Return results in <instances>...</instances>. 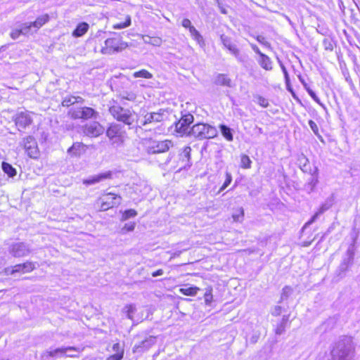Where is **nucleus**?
Returning <instances> with one entry per match:
<instances>
[{
	"mask_svg": "<svg viewBox=\"0 0 360 360\" xmlns=\"http://www.w3.org/2000/svg\"><path fill=\"white\" fill-rule=\"evenodd\" d=\"M331 360H354L355 345L351 337H340L331 350Z\"/></svg>",
	"mask_w": 360,
	"mask_h": 360,
	"instance_id": "nucleus-1",
	"label": "nucleus"
},
{
	"mask_svg": "<svg viewBox=\"0 0 360 360\" xmlns=\"http://www.w3.org/2000/svg\"><path fill=\"white\" fill-rule=\"evenodd\" d=\"M109 112L115 119L127 125L130 126L136 121L137 115L134 112L120 105H115L110 107Z\"/></svg>",
	"mask_w": 360,
	"mask_h": 360,
	"instance_id": "nucleus-2",
	"label": "nucleus"
},
{
	"mask_svg": "<svg viewBox=\"0 0 360 360\" xmlns=\"http://www.w3.org/2000/svg\"><path fill=\"white\" fill-rule=\"evenodd\" d=\"M217 134L218 131L214 127L205 123H198L189 131V136L200 140L214 138Z\"/></svg>",
	"mask_w": 360,
	"mask_h": 360,
	"instance_id": "nucleus-3",
	"label": "nucleus"
},
{
	"mask_svg": "<svg viewBox=\"0 0 360 360\" xmlns=\"http://www.w3.org/2000/svg\"><path fill=\"white\" fill-rule=\"evenodd\" d=\"M165 118V110L160 109L158 112H149L142 109L137 116L136 123L139 127L162 122Z\"/></svg>",
	"mask_w": 360,
	"mask_h": 360,
	"instance_id": "nucleus-4",
	"label": "nucleus"
},
{
	"mask_svg": "<svg viewBox=\"0 0 360 360\" xmlns=\"http://www.w3.org/2000/svg\"><path fill=\"white\" fill-rule=\"evenodd\" d=\"M144 145L148 153L155 154L167 151L172 146V143L169 140L157 141L148 139L145 141Z\"/></svg>",
	"mask_w": 360,
	"mask_h": 360,
	"instance_id": "nucleus-5",
	"label": "nucleus"
},
{
	"mask_svg": "<svg viewBox=\"0 0 360 360\" xmlns=\"http://www.w3.org/2000/svg\"><path fill=\"white\" fill-rule=\"evenodd\" d=\"M127 47V44L123 41L120 38H109L104 42V46L101 49L103 54H113L118 53Z\"/></svg>",
	"mask_w": 360,
	"mask_h": 360,
	"instance_id": "nucleus-6",
	"label": "nucleus"
},
{
	"mask_svg": "<svg viewBox=\"0 0 360 360\" xmlns=\"http://www.w3.org/2000/svg\"><path fill=\"white\" fill-rule=\"evenodd\" d=\"M68 115L71 118L88 120L90 118H96L98 113L93 108L89 107H76L73 106L70 108Z\"/></svg>",
	"mask_w": 360,
	"mask_h": 360,
	"instance_id": "nucleus-7",
	"label": "nucleus"
},
{
	"mask_svg": "<svg viewBox=\"0 0 360 360\" xmlns=\"http://www.w3.org/2000/svg\"><path fill=\"white\" fill-rule=\"evenodd\" d=\"M220 39L223 46L230 51L238 62L244 64L248 60V56L240 53L237 46L232 42L229 37L221 34Z\"/></svg>",
	"mask_w": 360,
	"mask_h": 360,
	"instance_id": "nucleus-8",
	"label": "nucleus"
},
{
	"mask_svg": "<svg viewBox=\"0 0 360 360\" xmlns=\"http://www.w3.org/2000/svg\"><path fill=\"white\" fill-rule=\"evenodd\" d=\"M101 210H107L113 207L117 206L121 203L122 198L116 194L108 193L100 198Z\"/></svg>",
	"mask_w": 360,
	"mask_h": 360,
	"instance_id": "nucleus-9",
	"label": "nucleus"
},
{
	"mask_svg": "<svg viewBox=\"0 0 360 360\" xmlns=\"http://www.w3.org/2000/svg\"><path fill=\"white\" fill-rule=\"evenodd\" d=\"M22 145L30 158L36 159L39 157V150L37 143L33 136H28L22 140Z\"/></svg>",
	"mask_w": 360,
	"mask_h": 360,
	"instance_id": "nucleus-10",
	"label": "nucleus"
},
{
	"mask_svg": "<svg viewBox=\"0 0 360 360\" xmlns=\"http://www.w3.org/2000/svg\"><path fill=\"white\" fill-rule=\"evenodd\" d=\"M193 122V116L191 114H186L176 123V131L181 135L189 136V125Z\"/></svg>",
	"mask_w": 360,
	"mask_h": 360,
	"instance_id": "nucleus-11",
	"label": "nucleus"
},
{
	"mask_svg": "<svg viewBox=\"0 0 360 360\" xmlns=\"http://www.w3.org/2000/svg\"><path fill=\"white\" fill-rule=\"evenodd\" d=\"M69 351H77V349L74 347H61L57 348L53 350L45 351L41 354V358L43 360H46L49 357L52 356H67L73 357L75 356V354H67Z\"/></svg>",
	"mask_w": 360,
	"mask_h": 360,
	"instance_id": "nucleus-12",
	"label": "nucleus"
},
{
	"mask_svg": "<svg viewBox=\"0 0 360 360\" xmlns=\"http://www.w3.org/2000/svg\"><path fill=\"white\" fill-rule=\"evenodd\" d=\"M83 131L86 136L97 137L103 133L104 128L98 122H91L84 127Z\"/></svg>",
	"mask_w": 360,
	"mask_h": 360,
	"instance_id": "nucleus-13",
	"label": "nucleus"
},
{
	"mask_svg": "<svg viewBox=\"0 0 360 360\" xmlns=\"http://www.w3.org/2000/svg\"><path fill=\"white\" fill-rule=\"evenodd\" d=\"M9 252L13 257H20L28 255L31 250L25 243L19 242L11 245Z\"/></svg>",
	"mask_w": 360,
	"mask_h": 360,
	"instance_id": "nucleus-14",
	"label": "nucleus"
},
{
	"mask_svg": "<svg viewBox=\"0 0 360 360\" xmlns=\"http://www.w3.org/2000/svg\"><path fill=\"white\" fill-rule=\"evenodd\" d=\"M14 122L18 129L20 130V129H25L27 126L30 125L32 122V118L30 112L27 111L20 112L15 115Z\"/></svg>",
	"mask_w": 360,
	"mask_h": 360,
	"instance_id": "nucleus-15",
	"label": "nucleus"
},
{
	"mask_svg": "<svg viewBox=\"0 0 360 360\" xmlns=\"http://www.w3.org/2000/svg\"><path fill=\"white\" fill-rule=\"evenodd\" d=\"M156 342V338L150 336L143 340L140 344L135 345L133 347V352H143L150 349Z\"/></svg>",
	"mask_w": 360,
	"mask_h": 360,
	"instance_id": "nucleus-16",
	"label": "nucleus"
},
{
	"mask_svg": "<svg viewBox=\"0 0 360 360\" xmlns=\"http://www.w3.org/2000/svg\"><path fill=\"white\" fill-rule=\"evenodd\" d=\"M112 178V172L110 171L103 172L97 175H94L92 176H90L89 178L84 179L83 181V184L86 186H90L95 184H97L101 181H103L107 179H111Z\"/></svg>",
	"mask_w": 360,
	"mask_h": 360,
	"instance_id": "nucleus-17",
	"label": "nucleus"
},
{
	"mask_svg": "<svg viewBox=\"0 0 360 360\" xmlns=\"http://www.w3.org/2000/svg\"><path fill=\"white\" fill-rule=\"evenodd\" d=\"M49 20V15L44 14V15H42L38 17L34 22L28 23V26H30V27L31 34L37 32L41 27H42Z\"/></svg>",
	"mask_w": 360,
	"mask_h": 360,
	"instance_id": "nucleus-18",
	"label": "nucleus"
},
{
	"mask_svg": "<svg viewBox=\"0 0 360 360\" xmlns=\"http://www.w3.org/2000/svg\"><path fill=\"white\" fill-rule=\"evenodd\" d=\"M310 177L308 179V182L305 185L306 189L309 192H311L314 191L315 187L316 186L319 182V169L317 167H314L313 169V172L310 174Z\"/></svg>",
	"mask_w": 360,
	"mask_h": 360,
	"instance_id": "nucleus-19",
	"label": "nucleus"
},
{
	"mask_svg": "<svg viewBox=\"0 0 360 360\" xmlns=\"http://www.w3.org/2000/svg\"><path fill=\"white\" fill-rule=\"evenodd\" d=\"M86 150V146L84 143L76 142L68 150V153L72 156L79 157L84 153Z\"/></svg>",
	"mask_w": 360,
	"mask_h": 360,
	"instance_id": "nucleus-20",
	"label": "nucleus"
},
{
	"mask_svg": "<svg viewBox=\"0 0 360 360\" xmlns=\"http://www.w3.org/2000/svg\"><path fill=\"white\" fill-rule=\"evenodd\" d=\"M31 34L30 27L28 26V23H24L20 25V28H16L11 32V37L12 39H18L20 35H27Z\"/></svg>",
	"mask_w": 360,
	"mask_h": 360,
	"instance_id": "nucleus-21",
	"label": "nucleus"
},
{
	"mask_svg": "<svg viewBox=\"0 0 360 360\" xmlns=\"http://www.w3.org/2000/svg\"><path fill=\"white\" fill-rule=\"evenodd\" d=\"M122 134H125V131H124L123 127L118 124H111L106 131V135L109 139Z\"/></svg>",
	"mask_w": 360,
	"mask_h": 360,
	"instance_id": "nucleus-22",
	"label": "nucleus"
},
{
	"mask_svg": "<svg viewBox=\"0 0 360 360\" xmlns=\"http://www.w3.org/2000/svg\"><path fill=\"white\" fill-rule=\"evenodd\" d=\"M259 65L266 70H271L273 68V62L271 59L264 53H261L259 58L258 59Z\"/></svg>",
	"mask_w": 360,
	"mask_h": 360,
	"instance_id": "nucleus-23",
	"label": "nucleus"
},
{
	"mask_svg": "<svg viewBox=\"0 0 360 360\" xmlns=\"http://www.w3.org/2000/svg\"><path fill=\"white\" fill-rule=\"evenodd\" d=\"M89 25L86 22H80L72 32V36L80 37L83 36L89 30Z\"/></svg>",
	"mask_w": 360,
	"mask_h": 360,
	"instance_id": "nucleus-24",
	"label": "nucleus"
},
{
	"mask_svg": "<svg viewBox=\"0 0 360 360\" xmlns=\"http://www.w3.org/2000/svg\"><path fill=\"white\" fill-rule=\"evenodd\" d=\"M215 83L217 85L225 86L228 87L232 86L231 79L224 74H219L216 77Z\"/></svg>",
	"mask_w": 360,
	"mask_h": 360,
	"instance_id": "nucleus-25",
	"label": "nucleus"
},
{
	"mask_svg": "<svg viewBox=\"0 0 360 360\" xmlns=\"http://www.w3.org/2000/svg\"><path fill=\"white\" fill-rule=\"evenodd\" d=\"M219 129L222 136L229 141L233 140L232 129L225 124H220Z\"/></svg>",
	"mask_w": 360,
	"mask_h": 360,
	"instance_id": "nucleus-26",
	"label": "nucleus"
},
{
	"mask_svg": "<svg viewBox=\"0 0 360 360\" xmlns=\"http://www.w3.org/2000/svg\"><path fill=\"white\" fill-rule=\"evenodd\" d=\"M199 290L200 288L198 287H188L187 285L179 290L180 293L187 296H195Z\"/></svg>",
	"mask_w": 360,
	"mask_h": 360,
	"instance_id": "nucleus-27",
	"label": "nucleus"
},
{
	"mask_svg": "<svg viewBox=\"0 0 360 360\" xmlns=\"http://www.w3.org/2000/svg\"><path fill=\"white\" fill-rule=\"evenodd\" d=\"M289 319V315H285L283 316L281 322L277 325L275 333L277 335L283 334L285 330L286 324Z\"/></svg>",
	"mask_w": 360,
	"mask_h": 360,
	"instance_id": "nucleus-28",
	"label": "nucleus"
},
{
	"mask_svg": "<svg viewBox=\"0 0 360 360\" xmlns=\"http://www.w3.org/2000/svg\"><path fill=\"white\" fill-rule=\"evenodd\" d=\"M1 168L9 177H13L17 174L16 169L9 163L3 162Z\"/></svg>",
	"mask_w": 360,
	"mask_h": 360,
	"instance_id": "nucleus-29",
	"label": "nucleus"
},
{
	"mask_svg": "<svg viewBox=\"0 0 360 360\" xmlns=\"http://www.w3.org/2000/svg\"><path fill=\"white\" fill-rule=\"evenodd\" d=\"M82 98L79 96H69L66 97L63 99L62 102V105L63 106H70L72 105H74L75 103H79L82 101Z\"/></svg>",
	"mask_w": 360,
	"mask_h": 360,
	"instance_id": "nucleus-30",
	"label": "nucleus"
},
{
	"mask_svg": "<svg viewBox=\"0 0 360 360\" xmlns=\"http://www.w3.org/2000/svg\"><path fill=\"white\" fill-rule=\"evenodd\" d=\"M143 41L145 43L151 44L153 46H159L162 44V39L158 37H150V36H144Z\"/></svg>",
	"mask_w": 360,
	"mask_h": 360,
	"instance_id": "nucleus-31",
	"label": "nucleus"
},
{
	"mask_svg": "<svg viewBox=\"0 0 360 360\" xmlns=\"http://www.w3.org/2000/svg\"><path fill=\"white\" fill-rule=\"evenodd\" d=\"M189 32L194 40H195L199 44H203V38L199 32L195 29V27H191Z\"/></svg>",
	"mask_w": 360,
	"mask_h": 360,
	"instance_id": "nucleus-32",
	"label": "nucleus"
},
{
	"mask_svg": "<svg viewBox=\"0 0 360 360\" xmlns=\"http://www.w3.org/2000/svg\"><path fill=\"white\" fill-rule=\"evenodd\" d=\"M328 209V207L326 206V205H323L320 208L319 210L312 216V217L311 218V219L307 222L306 223L305 226H307L309 224H311L312 223H314L318 218L320 215H321L325 211H326Z\"/></svg>",
	"mask_w": 360,
	"mask_h": 360,
	"instance_id": "nucleus-33",
	"label": "nucleus"
},
{
	"mask_svg": "<svg viewBox=\"0 0 360 360\" xmlns=\"http://www.w3.org/2000/svg\"><path fill=\"white\" fill-rule=\"evenodd\" d=\"M133 77L134 78L143 77L146 79H151L153 78V75L148 70L143 69L139 71L134 72Z\"/></svg>",
	"mask_w": 360,
	"mask_h": 360,
	"instance_id": "nucleus-34",
	"label": "nucleus"
},
{
	"mask_svg": "<svg viewBox=\"0 0 360 360\" xmlns=\"http://www.w3.org/2000/svg\"><path fill=\"white\" fill-rule=\"evenodd\" d=\"M233 219L236 222H241L244 217V210L243 207H239L232 215Z\"/></svg>",
	"mask_w": 360,
	"mask_h": 360,
	"instance_id": "nucleus-35",
	"label": "nucleus"
},
{
	"mask_svg": "<svg viewBox=\"0 0 360 360\" xmlns=\"http://www.w3.org/2000/svg\"><path fill=\"white\" fill-rule=\"evenodd\" d=\"M124 137L125 134H122L117 136H113V138H110L109 139L113 146L117 147L123 143L124 141Z\"/></svg>",
	"mask_w": 360,
	"mask_h": 360,
	"instance_id": "nucleus-36",
	"label": "nucleus"
},
{
	"mask_svg": "<svg viewBox=\"0 0 360 360\" xmlns=\"http://www.w3.org/2000/svg\"><path fill=\"white\" fill-rule=\"evenodd\" d=\"M279 64H280V67L282 70V72L284 75L285 82L287 89L290 91H292V90L290 87V78H289L288 71H287L285 67L284 66V65L281 61H279Z\"/></svg>",
	"mask_w": 360,
	"mask_h": 360,
	"instance_id": "nucleus-37",
	"label": "nucleus"
},
{
	"mask_svg": "<svg viewBox=\"0 0 360 360\" xmlns=\"http://www.w3.org/2000/svg\"><path fill=\"white\" fill-rule=\"evenodd\" d=\"M136 311V307L134 304L126 305L123 309V312L126 314L128 319H132V314Z\"/></svg>",
	"mask_w": 360,
	"mask_h": 360,
	"instance_id": "nucleus-38",
	"label": "nucleus"
},
{
	"mask_svg": "<svg viewBox=\"0 0 360 360\" xmlns=\"http://www.w3.org/2000/svg\"><path fill=\"white\" fill-rule=\"evenodd\" d=\"M254 101L263 108H266L269 105L268 100L259 95L254 96Z\"/></svg>",
	"mask_w": 360,
	"mask_h": 360,
	"instance_id": "nucleus-39",
	"label": "nucleus"
},
{
	"mask_svg": "<svg viewBox=\"0 0 360 360\" xmlns=\"http://www.w3.org/2000/svg\"><path fill=\"white\" fill-rule=\"evenodd\" d=\"M131 25V18L127 15L126 20L124 22L117 23L113 25V28L116 30L124 29L129 27Z\"/></svg>",
	"mask_w": 360,
	"mask_h": 360,
	"instance_id": "nucleus-40",
	"label": "nucleus"
},
{
	"mask_svg": "<svg viewBox=\"0 0 360 360\" xmlns=\"http://www.w3.org/2000/svg\"><path fill=\"white\" fill-rule=\"evenodd\" d=\"M6 272L7 274H13L15 272H22L23 273V268L22 267V264H17L13 267H9L6 269Z\"/></svg>",
	"mask_w": 360,
	"mask_h": 360,
	"instance_id": "nucleus-41",
	"label": "nucleus"
},
{
	"mask_svg": "<svg viewBox=\"0 0 360 360\" xmlns=\"http://www.w3.org/2000/svg\"><path fill=\"white\" fill-rule=\"evenodd\" d=\"M23 273L30 272L35 269V264L31 262H27L22 264Z\"/></svg>",
	"mask_w": 360,
	"mask_h": 360,
	"instance_id": "nucleus-42",
	"label": "nucleus"
},
{
	"mask_svg": "<svg viewBox=\"0 0 360 360\" xmlns=\"http://www.w3.org/2000/svg\"><path fill=\"white\" fill-rule=\"evenodd\" d=\"M252 161L250 160V158L246 155H243L241 157V166L243 168H250L251 167Z\"/></svg>",
	"mask_w": 360,
	"mask_h": 360,
	"instance_id": "nucleus-43",
	"label": "nucleus"
},
{
	"mask_svg": "<svg viewBox=\"0 0 360 360\" xmlns=\"http://www.w3.org/2000/svg\"><path fill=\"white\" fill-rule=\"evenodd\" d=\"M307 93L309 94L311 98L316 103H317L319 105H321L324 110H326V107L325 106V105L321 102L320 99L319 98V97L316 96V94H315V92L312 89L311 90H309V92H307Z\"/></svg>",
	"mask_w": 360,
	"mask_h": 360,
	"instance_id": "nucleus-44",
	"label": "nucleus"
},
{
	"mask_svg": "<svg viewBox=\"0 0 360 360\" xmlns=\"http://www.w3.org/2000/svg\"><path fill=\"white\" fill-rule=\"evenodd\" d=\"M137 212L136 210L130 209L126 210L122 215V220H127L129 218L136 216Z\"/></svg>",
	"mask_w": 360,
	"mask_h": 360,
	"instance_id": "nucleus-45",
	"label": "nucleus"
},
{
	"mask_svg": "<svg viewBox=\"0 0 360 360\" xmlns=\"http://www.w3.org/2000/svg\"><path fill=\"white\" fill-rule=\"evenodd\" d=\"M292 293V288L290 286H285L281 293V300L288 298Z\"/></svg>",
	"mask_w": 360,
	"mask_h": 360,
	"instance_id": "nucleus-46",
	"label": "nucleus"
},
{
	"mask_svg": "<svg viewBox=\"0 0 360 360\" xmlns=\"http://www.w3.org/2000/svg\"><path fill=\"white\" fill-rule=\"evenodd\" d=\"M232 181V176L231 174L229 172L226 173V180L224 182L222 186L220 188V191H224L226 188H227L229 184L231 183Z\"/></svg>",
	"mask_w": 360,
	"mask_h": 360,
	"instance_id": "nucleus-47",
	"label": "nucleus"
},
{
	"mask_svg": "<svg viewBox=\"0 0 360 360\" xmlns=\"http://www.w3.org/2000/svg\"><path fill=\"white\" fill-rule=\"evenodd\" d=\"M191 148L189 146H186L184 148L182 153L181 154V156L182 158L188 162H189L190 156H191Z\"/></svg>",
	"mask_w": 360,
	"mask_h": 360,
	"instance_id": "nucleus-48",
	"label": "nucleus"
},
{
	"mask_svg": "<svg viewBox=\"0 0 360 360\" xmlns=\"http://www.w3.org/2000/svg\"><path fill=\"white\" fill-rule=\"evenodd\" d=\"M297 162H298L299 167H301L302 165H304L307 164L309 162V160L304 155L301 154L298 157Z\"/></svg>",
	"mask_w": 360,
	"mask_h": 360,
	"instance_id": "nucleus-49",
	"label": "nucleus"
},
{
	"mask_svg": "<svg viewBox=\"0 0 360 360\" xmlns=\"http://www.w3.org/2000/svg\"><path fill=\"white\" fill-rule=\"evenodd\" d=\"M135 224L134 223H128L124 225V226L122 229V233H126L128 231H132L134 229Z\"/></svg>",
	"mask_w": 360,
	"mask_h": 360,
	"instance_id": "nucleus-50",
	"label": "nucleus"
},
{
	"mask_svg": "<svg viewBox=\"0 0 360 360\" xmlns=\"http://www.w3.org/2000/svg\"><path fill=\"white\" fill-rule=\"evenodd\" d=\"M112 351L115 353H122V356H124V348L118 342L113 345Z\"/></svg>",
	"mask_w": 360,
	"mask_h": 360,
	"instance_id": "nucleus-51",
	"label": "nucleus"
},
{
	"mask_svg": "<svg viewBox=\"0 0 360 360\" xmlns=\"http://www.w3.org/2000/svg\"><path fill=\"white\" fill-rule=\"evenodd\" d=\"M309 125L311 129L313 131V132L316 135H319V127H318L317 124H316V122H314L313 120H309Z\"/></svg>",
	"mask_w": 360,
	"mask_h": 360,
	"instance_id": "nucleus-52",
	"label": "nucleus"
},
{
	"mask_svg": "<svg viewBox=\"0 0 360 360\" xmlns=\"http://www.w3.org/2000/svg\"><path fill=\"white\" fill-rule=\"evenodd\" d=\"M205 302L207 304H210L212 300V295L211 290H207L204 295Z\"/></svg>",
	"mask_w": 360,
	"mask_h": 360,
	"instance_id": "nucleus-53",
	"label": "nucleus"
},
{
	"mask_svg": "<svg viewBox=\"0 0 360 360\" xmlns=\"http://www.w3.org/2000/svg\"><path fill=\"white\" fill-rule=\"evenodd\" d=\"M123 358L122 353H115L110 355L107 360H121Z\"/></svg>",
	"mask_w": 360,
	"mask_h": 360,
	"instance_id": "nucleus-54",
	"label": "nucleus"
},
{
	"mask_svg": "<svg viewBox=\"0 0 360 360\" xmlns=\"http://www.w3.org/2000/svg\"><path fill=\"white\" fill-rule=\"evenodd\" d=\"M300 168L302 169V172L306 173L311 174V172H313V169L311 168L309 162L304 165H302V167Z\"/></svg>",
	"mask_w": 360,
	"mask_h": 360,
	"instance_id": "nucleus-55",
	"label": "nucleus"
},
{
	"mask_svg": "<svg viewBox=\"0 0 360 360\" xmlns=\"http://www.w3.org/2000/svg\"><path fill=\"white\" fill-rule=\"evenodd\" d=\"M181 25L184 27L188 28V30L190 29L191 27H193L191 20L187 18H185L182 20Z\"/></svg>",
	"mask_w": 360,
	"mask_h": 360,
	"instance_id": "nucleus-56",
	"label": "nucleus"
},
{
	"mask_svg": "<svg viewBox=\"0 0 360 360\" xmlns=\"http://www.w3.org/2000/svg\"><path fill=\"white\" fill-rule=\"evenodd\" d=\"M271 313H272V315H274V316L280 315L281 313V307H280V306L275 307Z\"/></svg>",
	"mask_w": 360,
	"mask_h": 360,
	"instance_id": "nucleus-57",
	"label": "nucleus"
},
{
	"mask_svg": "<svg viewBox=\"0 0 360 360\" xmlns=\"http://www.w3.org/2000/svg\"><path fill=\"white\" fill-rule=\"evenodd\" d=\"M123 98L129 101H134L136 98V96L134 94L130 93L127 94V96H123Z\"/></svg>",
	"mask_w": 360,
	"mask_h": 360,
	"instance_id": "nucleus-58",
	"label": "nucleus"
},
{
	"mask_svg": "<svg viewBox=\"0 0 360 360\" xmlns=\"http://www.w3.org/2000/svg\"><path fill=\"white\" fill-rule=\"evenodd\" d=\"M263 129L261 127H259L258 126H255L254 129V133L256 136H259L262 134H263Z\"/></svg>",
	"mask_w": 360,
	"mask_h": 360,
	"instance_id": "nucleus-59",
	"label": "nucleus"
},
{
	"mask_svg": "<svg viewBox=\"0 0 360 360\" xmlns=\"http://www.w3.org/2000/svg\"><path fill=\"white\" fill-rule=\"evenodd\" d=\"M250 46H251V48L252 49V50L260 56L261 53H262L260 51V50L257 47V46L255 44H251Z\"/></svg>",
	"mask_w": 360,
	"mask_h": 360,
	"instance_id": "nucleus-60",
	"label": "nucleus"
},
{
	"mask_svg": "<svg viewBox=\"0 0 360 360\" xmlns=\"http://www.w3.org/2000/svg\"><path fill=\"white\" fill-rule=\"evenodd\" d=\"M257 40L259 43H261V44H267V42L265 41L264 37H262V36H257Z\"/></svg>",
	"mask_w": 360,
	"mask_h": 360,
	"instance_id": "nucleus-61",
	"label": "nucleus"
},
{
	"mask_svg": "<svg viewBox=\"0 0 360 360\" xmlns=\"http://www.w3.org/2000/svg\"><path fill=\"white\" fill-rule=\"evenodd\" d=\"M163 274V270L162 269H158V271H154L153 274H152V276L153 277H156V276H161Z\"/></svg>",
	"mask_w": 360,
	"mask_h": 360,
	"instance_id": "nucleus-62",
	"label": "nucleus"
},
{
	"mask_svg": "<svg viewBox=\"0 0 360 360\" xmlns=\"http://www.w3.org/2000/svg\"><path fill=\"white\" fill-rule=\"evenodd\" d=\"M303 86L307 92H309V90H311L307 83L304 84Z\"/></svg>",
	"mask_w": 360,
	"mask_h": 360,
	"instance_id": "nucleus-63",
	"label": "nucleus"
},
{
	"mask_svg": "<svg viewBox=\"0 0 360 360\" xmlns=\"http://www.w3.org/2000/svg\"><path fill=\"white\" fill-rule=\"evenodd\" d=\"M299 80L300 81V82L302 83V85H304V84L307 83L304 79L302 77V76H299Z\"/></svg>",
	"mask_w": 360,
	"mask_h": 360,
	"instance_id": "nucleus-64",
	"label": "nucleus"
}]
</instances>
